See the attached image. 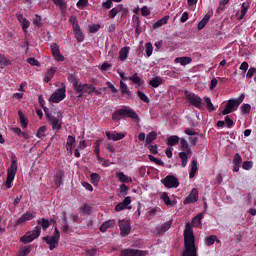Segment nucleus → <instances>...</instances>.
Masks as SVG:
<instances>
[{
	"label": "nucleus",
	"instance_id": "obj_1",
	"mask_svg": "<svg viewBox=\"0 0 256 256\" xmlns=\"http://www.w3.org/2000/svg\"><path fill=\"white\" fill-rule=\"evenodd\" d=\"M182 256H197V247L195 246V232L190 222H186L184 229V249Z\"/></svg>",
	"mask_w": 256,
	"mask_h": 256
},
{
	"label": "nucleus",
	"instance_id": "obj_2",
	"mask_svg": "<svg viewBox=\"0 0 256 256\" xmlns=\"http://www.w3.org/2000/svg\"><path fill=\"white\" fill-rule=\"evenodd\" d=\"M125 117L139 121V115L137 114V112H135V110L131 109L128 106H124L123 108L115 110L112 114V121L118 122Z\"/></svg>",
	"mask_w": 256,
	"mask_h": 256
},
{
	"label": "nucleus",
	"instance_id": "obj_3",
	"mask_svg": "<svg viewBox=\"0 0 256 256\" xmlns=\"http://www.w3.org/2000/svg\"><path fill=\"white\" fill-rule=\"evenodd\" d=\"M17 157L12 156L11 159V165L7 170V178H6V182H5V187L7 189H11L13 181H15V175H17Z\"/></svg>",
	"mask_w": 256,
	"mask_h": 256
},
{
	"label": "nucleus",
	"instance_id": "obj_4",
	"mask_svg": "<svg viewBox=\"0 0 256 256\" xmlns=\"http://www.w3.org/2000/svg\"><path fill=\"white\" fill-rule=\"evenodd\" d=\"M184 96L190 106L196 107L197 109H203V99L199 95L185 90Z\"/></svg>",
	"mask_w": 256,
	"mask_h": 256
},
{
	"label": "nucleus",
	"instance_id": "obj_5",
	"mask_svg": "<svg viewBox=\"0 0 256 256\" xmlns=\"http://www.w3.org/2000/svg\"><path fill=\"white\" fill-rule=\"evenodd\" d=\"M41 236V226H36V229L33 231H28L24 236L20 238V242L27 245V243H33L35 239Z\"/></svg>",
	"mask_w": 256,
	"mask_h": 256
},
{
	"label": "nucleus",
	"instance_id": "obj_6",
	"mask_svg": "<svg viewBox=\"0 0 256 256\" xmlns=\"http://www.w3.org/2000/svg\"><path fill=\"white\" fill-rule=\"evenodd\" d=\"M74 91L76 97H78V99H81L84 93H86L87 95H91V93L95 91V87L92 84H78Z\"/></svg>",
	"mask_w": 256,
	"mask_h": 256
},
{
	"label": "nucleus",
	"instance_id": "obj_7",
	"mask_svg": "<svg viewBox=\"0 0 256 256\" xmlns=\"http://www.w3.org/2000/svg\"><path fill=\"white\" fill-rule=\"evenodd\" d=\"M63 87L58 88L57 91L53 92L49 98V101L52 103H61L65 97H67V90L65 89V84H62Z\"/></svg>",
	"mask_w": 256,
	"mask_h": 256
},
{
	"label": "nucleus",
	"instance_id": "obj_8",
	"mask_svg": "<svg viewBox=\"0 0 256 256\" xmlns=\"http://www.w3.org/2000/svg\"><path fill=\"white\" fill-rule=\"evenodd\" d=\"M161 183H163L167 189H177V187H179V179L173 175L166 176L161 180Z\"/></svg>",
	"mask_w": 256,
	"mask_h": 256
},
{
	"label": "nucleus",
	"instance_id": "obj_9",
	"mask_svg": "<svg viewBox=\"0 0 256 256\" xmlns=\"http://www.w3.org/2000/svg\"><path fill=\"white\" fill-rule=\"evenodd\" d=\"M118 225L121 237H127L131 233V222L129 220H119Z\"/></svg>",
	"mask_w": 256,
	"mask_h": 256
},
{
	"label": "nucleus",
	"instance_id": "obj_10",
	"mask_svg": "<svg viewBox=\"0 0 256 256\" xmlns=\"http://www.w3.org/2000/svg\"><path fill=\"white\" fill-rule=\"evenodd\" d=\"M237 109H239V102H236L235 99H230L226 103L222 115H229L230 113H233V111H237Z\"/></svg>",
	"mask_w": 256,
	"mask_h": 256
},
{
	"label": "nucleus",
	"instance_id": "obj_11",
	"mask_svg": "<svg viewBox=\"0 0 256 256\" xmlns=\"http://www.w3.org/2000/svg\"><path fill=\"white\" fill-rule=\"evenodd\" d=\"M197 199H199V190L194 188L191 190L190 194L183 201L184 205H191V203H197Z\"/></svg>",
	"mask_w": 256,
	"mask_h": 256
},
{
	"label": "nucleus",
	"instance_id": "obj_12",
	"mask_svg": "<svg viewBox=\"0 0 256 256\" xmlns=\"http://www.w3.org/2000/svg\"><path fill=\"white\" fill-rule=\"evenodd\" d=\"M51 51H52V55H53L54 59H56V61H58V62L65 61V56H63V54H61V50L59 49V45L57 43H53L51 45Z\"/></svg>",
	"mask_w": 256,
	"mask_h": 256
},
{
	"label": "nucleus",
	"instance_id": "obj_13",
	"mask_svg": "<svg viewBox=\"0 0 256 256\" xmlns=\"http://www.w3.org/2000/svg\"><path fill=\"white\" fill-rule=\"evenodd\" d=\"M120 256H145V252L142 250L126 248L121 250Z\"/></svg>",
	"mask_w": 256,
	"mask_h": 256
},
{
	"label": "nucleus",
	"instance_id": "obj_14",
	"mask_svg": "<svg viewBox=\"0 0 256 256\" xmlns=\"http://www.w3.org/2000/svg\"><path fill=\"white\" fill-rule=\"evenodd\" d=\"M131 196H127L122 202L118 203L115 206V211L119 212V211H123L125 209H131Z\"/></svg>",
	"mask_w": 256,
	"mask_h": 256
},
{
	"label": "nucleus",
	"instance_id": "obj_15",
	"mask_svg": "<svg viewBox=\"0 0 256 256\" xmlns=\"http://www.w3.org/2000/svg\"><path fill=\"white\" fill-rule=\"evenodd\" d=\"M35 219V215L31 211H27L17 221L16 225H25L27 221Z\"/></svg>",
	"mask_w": 256,
	"mask_h": 256
},
{
	"label": "nucleus",
	"instance_id": "obj_16",
	"mask_svg": "<svg viewBox=\"0 0 256 256\" xmlns=\"http://www.w3.org/2000/svg\"><path fill=\"white\" fill-rule=\"evenodd\" d=\"M43 241L49 245L50 251H53V249H56V247L59 246V242L57 239L53 238L52 236H44Z\"/></svg>",
	"mask_w": 256,
	"mask_h": 256
},
{
	"label": "nucleus",
	"instance_id": "obj_17",
	"mask_svg": "<svg viewBox=\"0 0 256 256\" xmlns=\"http://www.w3.org/2000/svg\"><path fill=\"white\" fill-rule=\"evenodd\" d=\"M47 121L51 125L53 130L56 129L57 131H60L62 125L59 122V118H57L55 116H48Z\"/></svg>",
	"mask_w": 256,
	"mask_h": 256
},
{
	"label": "nucleus",
	"instance_id": "obj_18",
	"mask_svg": "<svg viewBox=\"0 0 256 256\" xmlns=\"http://www.w3.org/2000/svg\"><path fill=\"white\" fill-rule=\"evenodd\" d=\"M106 137L109 141H121V139H125V134L118 132H106Z\"/></svg>",
	"mask_w": 256,
	"mask_h": 256
},
{
	"label": "nucleus",
	"instance_id": "obj_19",
	"mask_svg": "<svg viewBox=\"0 0 256 256\" xmlns=\"http://www.w3.org/2000/svg\"><path fill=\"white\" fill-rule=\"evenodd\" d=\"M120 92L122 97H126V99H131L133 97V93L129 91V87L123 81H120Z\"/></svg>",
	"mask_w": 256,
	"mask_h": 256
},
{
	"label": "nucleus",
	"instance_id": "obj_20",
	"mask_svg": "<svg viewBox=\"0 0 256 256\" xmlns=\"http://www.w3.org/2000/svg\"><path fill=\"white\" fill-rule=\"evenodd\" d=\"M52 2L56 7H58L62 15H65L67 13V2H65V0H52Z\"/></svg>",
	"mask_w": 256,
	"mask_h": 256
},
{
	"label": "nucleus",
	"instance_id": "obj_21",
	"mask_svg": "<svg viewBox=\"0 0 256 256\" xmlns=\"http://www.w3.org/2000/svg\"><path fill=\"white\" fill-rule=\"evenodd\" d=\"M17 19H18L19 23L22 25V31H24V33L27 35V29H29L31 22H29V20H27V18L23 17L22 14H19L17 16Z\"/></svg>",
	"mask_w": 256,
	"mask_h": 256
},
{
	"label": "nucleus",
	"instance_id": "obj_22",
	"mask_svg": "<svg viewBox=\"0 0 256 256\" xmlns=\"http://www.w3.org/2000/svg\"><path fill=\"white\" fill-rule=\"evenodd\" d=\"M115 227V220L110 219L108 221H105L101 226H100V231L101 233H105L107 229H113Z\"/></svg>",
	"mask_w": 256,
	"mask_h": 256
},
{
	"label": "nucleus",
	"instance_id": "obj_23",
	"mask_svg": "<svg viewBox=\"0 0 256 256\" xmlns=\"http://www.w3.org/2000/svg\"><path fill=\"white\" fill-rule=\"evenodd\" d=\"M180 144H181V149H182V153H187L188 155H193V152L191 151V148L189 147V143L187 142V140H185V138H181L180 139Z\"/></svg>",
	"mask_w": 256,
	"mask_h": 256
},
{
	"label": "nucleus",
	"instance_id": "obj_24",
	"mask_svg": "<svg viewBox=\"0 0 256 256\" xmlns=\"http://www.w3.org/2000/svg\"><path fill=\"white\" fill-rule=\"evenodd\" d=\"M171 225H173V220H169L168 222H165L161 226L157 227V232L158 233H167L169 229H171Z\"/></svg>",
	"mask_w": 256,
	"mask_h": 256
},
{
	"label": "nucleus",
	"instance_id": "obj_25",
	"mask_svg": "<svg viewBox=\"0 0 256 256\" xmlns=\"http://www.w3.org/2000/svg\"><path fill=\"white\" fill-rule=\"evenodd\" d=\"M169 19H170V16L165 15L163 18L155 22V24L153 25V29H159V27H163V25H167V22L169 21Z\"/></svg>",
	"mask_w": 256,
	"mask_h": 256
},
{
	"label": "nucleus",
	"instance_id": "obj_26",
	"mask_svg": "<svg viewBox=\"0 0 256 256\" xmlns=\"http://www.w3.org/2000/svg\"><path fill=\"white\" fill-rule=\"evenodd\" d=\"M149 85H151V87H153L154 89H157V87L163 85V78H161L160 76H156L150 80Z\"/></svg>",
	"mask_w": 256,
	"mask_h": 256
},
{
	"label": "nucleus",
	"instance_id": "obj_27",
	"mask_svg": "<svg viewBox=\"0 0 256 256\" xmlns=\"http://www.w3.org/2000/svg\"><path fill=\"white\" fill-rule=\"evenodd\" d=\"M193 61V59H191V57H177L175 58L174 62L175 63H180V65L185 66V65H189V63H191Z\"/></svg>",
	"mask_w": 256,
	"mask_h": 256
},
{
	"label": "nucleus",
	"instance_id": "obj_28",
	"mask_svg": "<svg viewBox=\"0 0 256 256\" xmlns=\"http://www.w3.org/2000/svg\"><path fill=\"white\" fill-rule=\"evenodd\" d=\"M93 211V207L90 204H84L82 207L79 208V213L82 215H91Z\"/></svg>",
	"mask_w": 256,
	"mask_h": 256
},
{
	"label": "nucleus",
	"instance_id": "obj_29",
	"mask_svg": "<svg viewBox=\"0 0 256 256\" xmlns=\"http://www.w3.org/2000/svg\"><path fill=\"white\" fill-rule=\"evenodd\" d=\"M209 19H211V15L206 14L203 19L198 23V31L205 29L207 23H209Z\"/></svg>",
	"mask_w": 256,
	"mask_h": 256
},
{
	"label": "nucleus",
	"instance_id": "obj_30",
	"mask_svg": "<svg viewBox=\"0 0 256 256\" xmlns=\"http://www.w3.org/2000/svg\"><path fill=\"white\" fill-rule=\"evenodd\" d=\"M216 240H217V235L212 234L205 237L204 243L207 247H211L212 245H215Z\"/></svg>",
	"mask_w": 256,
	"mask_h": 256
},
{
	"label": "nucleus",
	"instance_id": "obj_31",
	"mask_svg": "<svg viewBox=\"0 0 256 256\" xmlns=\"http://www.w3.org/2000/svg\"><path fill=\"white\" fill-rule=\"evenodd\" d=\"M65 174L63 173V171H59L54 178V182L57 188H59L61 185H63V176Z\"/></svg>",
	"mask_w": 256,
	"mask_h": 256
},
{
	"label": "nucleus",
	"instance_id": "obj_32",
	"mask_svg": "<svg viewBox=\"0 0 256 256\" xmlns=\"http://www.w3.org/2000/svg\"><path fill=\"white\" fill-rule=\"evenodd\" d=\"M128 81H132L135 85H143V80L139 77V74L134 73L132 76L128 77Z\"/></svg>",
	"mask_w": 256,
	"mask_h": 256
},
{
	"label": "nucleus",
	"instance_id": "obj_33",
	"mask_svg": "<svg viewBox=\"0 0 256 256\" xmlns=\"http://www.w3.org/2000/svg\"><path fill=\"white\" fill-rule=\"evenodd\" d=\"M197 171H198L197 160H192L191 169H190V172H189V178L193 179V177H195V175H197Z\"/></svg>",
	"mask_w": 256,
	"mask_h": 256
},
{
	"label": "nucleus",
	"instance_id": "obj_34",
	"mask_svg": "<svg viewBox=\"0 0 256 256\" xmlns=\"http://www.w3.org/2000/svg\"><path fill=\"white\" fill-rule=\"evenodd\" d=\"M127 57H129V47H123L119 51V59L120 61H125L127 60Z\"/></svg>",
	"mask_w": 256,
	"mask_h": 256
},
{
	"label": "nucleus",
	"instance_id": "obj_35",
	"mask_svg": "<svg viewBox=\"0 0 256 256\" xmlns=\"http://www.w3.org/2000/svg\"><path fill=\"white\" fill-rule=\"evenodd\" d=\"M116 177L119 179L121 183H131L133 180L125 175L123 172H118Z\"/></svg>",
	"mask_w": 256,
	"mask_h": 256
},
{
	"label": "nucleus",
	"instance_id": "obj_36",
	"mask_svg": "<svg viewBox=\"0 0 256 256\" xmlns=\"http://www.w3.org/2000/svg\"><path fill=\"white\" fill-rule=\"evenodd\" d=\"M189 154L187 152H180L179 153V158L181 159V166L182 167H187V163L189 161Z\"/></svg>",
	"mask_w": 256,
	"mask_h": 256
},
{
	"label": "nucleus",
	"instance_id": "obj_37",
	"mask_svg": "<svg viewBox=\"0 0 256 256\" xmlns=\"http://www.w3.org/2000/svg\"><path fill=\"white\" fill-rule=\"evenodd\" d=\"M18 115L22 129H27L29 121H27V118H25V114H23V111H18Z\"/></svg>",
	"mask_w": 256,
	"mask_h": 256
},
{
	"label": "nucleus",
	"instance_id": "obj_38",
	"mask_svg": "<svg viewBox=\"0 0 256 256\" xmlns=\"http://www.w3.org/2000/svg\"><path fill=\"white\" fill-rule=\"evenodd\" d=\"M68 81L73 85L74 91L79 87V82L77 81V76H75V74H69Z\"/></svg>",
	"mask_w": 256,
	"mask_h": 256
},
{
	"label": "nucleus",
	"instance_id": "obj_39",
	"mask_svg": "<svg viewBox=\"0 0 256 256\" xmlns=\"http://www.w3.org/2000/svg\"><path fill=\"white\" fill-rule=\"evenodd\" d=\"M123 9V6H117L115 8H112L110 11H109V17L110 19H115V17H117V14L118 13H121Z\"/></svg>",
	"mask_w": 256,
	"mask_h": 256
},
{
	"label": "nucleus",
	"instance_id": "obj_40",
	"mask_svg": "<svg viewBox=\"0 0 256 256\" xmlns=\"http://www.w3.org/2000/svg\"><path fill=\"white\" fill-rule=\"evenodd\" d=\"M203 213H199V214H197L194 218H193V220H192V225H193V227H199L200 225H201V221H202V219H203Z\"/></svg>",
	"mask_w": 256,
	"mask_h": 256
},
{
	"label": "nucleus",
	"instance_id": "obj_41",
	"mask_svg": "<svg viewBox=\"0 0 256 256\" xmlns=\"http://www.w3.org/2000/svg\"><path fill=\"white\" fill-rule=\"evenodd\" d=\"M155 139H157V132L152 131L148 133L146 136V145H151V143L155 141Z\"/></svg>",
	"mask_w": 256,
	"mask_h": 256
},
{
	"label": "nucleus",
	"instance_id": "obj_42",
	"mask_svg": "<svg viewBox=\"0 0 256 256\" xmlns=\"http://www.w3.org/2000/svg\"><path fill=\"white\" fill-rule=\"evenodd\" d=\"M55 73H57V70H55V68H51L47 71L46 76L44 81L46 83H49V81H51L53 79V77L55 76Z\"/></svg>",
	"mask_w": 256,
	"mask_h": 256
},
{
	"label": "nucleus",
	"instance_id": "obj_43",
	"mask_svg": "<svg viewBox=\"0 0 256 256\" xmlns=\"http://www.w3.org/2000/svg\"><path fill=\"white\" fill-rule=\"evenodd\" d=\"M37 223L38 225H41L44 231H47V229H49V225H50L49 219L42 218L41 220H37Z\"/></svg>",
	"mask_w": 256,
	"mask_h": 256
},
{
	"label": "nucleus",
	"instance_id": "obj_44",
	"mask_svg": "<svg viewBox=\"0 0 256 256\" xmlns=\"http://www.w3.org/2000/svg\"><path fill=\"white\" fill-rule=\"evenodd\" d=\"M204 102L206 103V107L210 113L215 111V106L213 105V102H211V98L205 96Z\"/></svg>",
	"mask_w": 256,
	"mask_h": 256
},
{
	"label": "nucleus",
	"instance_id": "obj_45",
	"mask_svg": "<svg viewBox=\"0 0 256 256\" xmlns=\"http://www.w3.org/2000/svg\"><path fill=\"white\" fill-rule=\"evenodd\" d=\"M162 201L165 203V205H175V202H172L171 199L169 198V194L167 192H163L161 195Z\"/></svg>",
	"mask_w": 256,
	"mask_h": 256
},
{
	"label": "nucleus",
	"instance_id": "obj_46",
	"mask_svg": "<svg viewBox=\"0 0 256 256\" xmlns=\"http://www.w3.org/2000/svg\"><path fill=\"white\" fill-rule=\"evenodd\" d=\"M177 143H179V136H170L167 140V145L170 147H174Z\"/></svg>",
	"mask_w": 256,
	"mask_h": 256
},
{
	"label": "nucleus",
	"instance_id": "obj_47",
	"mask_svg": "<svg viewBox=\"0 0 256 256\" xmlns=\"http://www.w3.org/2000/svg\"><path fill=\"white\" fill-rule=\"evenodd\" d=\"M145 53L147 57H151L153 55V44L151 42H147L145 44Z\"/></svg>",
	"mask_w": 256,
	"mask_h": 256
},
{
	"label": "nucleus",
	"instance_id": "obj_48",
	"mask_svg": "<svg viewBox=\"0 0 256 256\" xmlns=\"http://www.w3.org/2000/svg\"><path fill=\"white\" fill-rule=\"evenodd\" d=\"M240 111L242 115H249V113H251V104H243L240 107Z\"/></svg>",
	"mask_w": 256,
	"mask_h": 256
},
{
	"label": "nucleus",
	"instance_id": "obj_49",
	"mask_svg": "<svg viewBox=\"0 0 256 256\" xmlns=\"http://www.w3.org/2000/svg\"><path fill=\"white\" fill-rule=\"evenodd\" d=\"M74 35L78 43H83L85 41V34L82 30H80L79 32H74Z\"/></svg>",
	"mask_w": 256,
	"mask_h": 256
},
{
	"label": "nucleus",
	"instance_id": "obj_50",
	"mask_svg": "<svg viewBox=\"0 0 256 256\" xmlns=\"http://www.w3.org/2000/svg\"><path fill=\"white\" fill-rule=\"evenodd\" d=\"M31 253V246H24L22 249L19 250L17 256H27Z\"/></svg>",
	"mask_w": 256,
	"mask_h": 256
},
{
	"label": "nucleus",
	"instance_id": "obj_51",
	"mask_svg": "<svg viewBox=\"0 0 256 256\" xmlns=\"http://www.w3.org/2000/svg\"><path fill=\"white\" fill-rule=\"evenodd\" d=\"M90 179L94 185H99V181H101V176L97 173H92L90 175Z\"/></svg>",
	"mask_w": 256,
	"mask_h": 256
},
{
	"label": "nucleus",
	"instance_id": "obj_52",
	"mask_svg": "<svg viewBox=\"0 0 256 256\" xmlns=\"http://www.w3.org/2000/svg\"><path fill=\"white\" fill-rule=\"evenodd\" d=\"M0 65H3L4 67H8V65H11V60L5 57V55L0 54Z\"/></svg>",
	"mask_w": 256,
	"mask_h": 256
},
{
	"label": "nucleus",
	"instance_id": "obj_53",
	"mask_svg": "<svg viewBox=\"0 0 256 256\" xmlns=\"http://www.w3.org/2000/svg\"><path fill=\"white\" fill-rule=\"evenodd\" d=\"M232 163L233 165H241V163H243V158L241 157V154H234Z\"/></svg>",
	"mask_w": 256,
	"mask_h": 256
},
{
	"label": "nucleus",
	"instance_id": "obj_54",
	"mask_svg": "<svg viewBox=\"0 0 256 256\" xmlns=\"http://www.w3.org/2000/svg\"><path fill=\"white\" fill-rule=\"evenodd\" d=\"M93 149L95 155H99V153H101V139L95 141Z\"/></svg>",
	"mask_w": 256,
	"mask_h": 256
},
{
	"label": "nucleus",
	"instance_id": "obj_55",
	"mask_svg": "<svg viewBox=\"0 0 256 256\" xmlns=\"http://www.w3.org/2000/svg\"><path fill=\"white\" fill-rule=\"evenodd\" d=\"M46 131H47V127L41 126L36 133V137H38L39 139H43V137H45Z\"/></svg>",
	"mask_w": 256,
	"mask_h": 256
},
{
	"label": "nucleus",
	"instance_id": "obj_56",
	"mask_svg": "<svg viewBox=\"0 0 256 256\" xmlns=\"http://www.w3.org/2000/svg\"><path fill=\"white\" fill-rule=\"evenodd\" d=\"M148 159H150V161H152V163H156V165H160V166L165 165V162H163V160L155 158V156H153V155H149Z\"/></svg>",
	"mask_w": 256,
	"mask_h": 256
},
{
	"label": "nucleus",
	"instance_id": "obj_57",
	"mask_svg": "<svg viewBox=\"0 0 256 256\" xmlns=\"http://www.w3.org/2000/svg\"><path fill=\"white\" fill-rule=\"evenodd\" d=\"M137 95L141 101L144 103H149V97H147V95H145V93H143L141 90L137 91Z\"/></svg>",
	"mask_w": 256,
	"mask_h": 256
},
{
	"label": "nucleus",
	"instance_id": "obj_58",
	"mask_svg": "<svg viewBox=\"0 0 256 256\" xmlns=\"http://www.w3.org/2000/svg\"><path fill=\"white\" fill-rule=\"evenodd\" d=\"M87 5H89V0H79L76 3V6L78 9H85V7H87Z\"/></svg>",
	"mask_w": 256,
	"mask_h": 256
},
{
	"label": "nucleus",
	"instance_id": "obj_59",
	"mask_svg": "<svg viewBox=\"0 0 256 256\" xmlns=\"http://www.w3.org/2000/svg\"><path fill=\"white\" fill-rule=\"evenodd\" d=\"M242 168L245 171L251 170L253 168V162L252 161H244L243 164H242Z\"/></svg>",
	"mask_w": 256,
	"mask_h": 256
},
{
	"label": "nucleus",
	"instance_id": "obj_60",
	"mask_svg": "<svg viewBox=\"0 0 256 256\" xmlns=\"http://www.w3.org/2000/svg\"><path fill=\"white\" fill-rule=\"evenodd\" d=\"M41 16H39V14H35V18L33 19V25H35L36 27H41Z\"/></svg>",
	"mask_w": 256,
	"mask_h": 256
},
{
	"label": "nucleus",
	"instance_id": "obj_61",
	"mask_svg": "<svg viewBox=\"0 0 256 256\" xmlns=\"http://www.w3.org/2000/svg\"><path fill=\"white\" fill-rule=\"evenodd\" d=\"M101 29V26L99 24H92L89 26L90 33H97Z\"/></svg>",
	"mask_w": 256,
	"mask_h": 256
},
{
	"label": "nucleus",
	"instance_id": "obj_62",
	"mask_svg": "<svg viewBox=\"0 0 256 256\" xmlns=\"http://www.w3.org/2000/svg\"><path fill=\"white\" fill-rule=\"evenodd\" d=\"M129 192V186L122 184L120 185V193L125 197L127 193Z\"/></svg>",
	"mask_w": 256,
	"mask_h": 256
},
{
	"label": "nucleus",
	"instance_id": "obj_63",
	"mask_svg": "<svg viewBox=\"0 0 256 256\" xmlns=\"http://www.w3.org/2000/svg\"><path fill=\"white\" fill-rule=\"evenodd\" d=\"M27 63H29V65H32L33 67H39V61H37V59L35 58H28L27 59Z\"/></svg>",
	"mask_w": 256,
	"mask_h": 256
},
{
	"label": "nucleus",
	"instance_id": "obj_64",
	"mask_svg": "<svg viewBox=\"0 0 256 256\" xmlns=\"http://www.w3.org/2000/svg\"><path fill=\"white\" fill-rule=\"evenodd\" d=\"M73 145H75V137L70 135L67 138L66 147H71Z\"/></svg>",
	"mask_w": 256,
	"mask_h": 256
}]
</instances>
